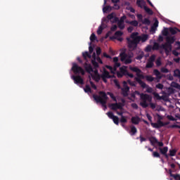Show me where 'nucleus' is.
<instances>
[{
    "mask_svg": "<svg viewBox=\"0 0 180 180\" xmlns=\"http://www.w3.org/2000/svg\"><path fill=\"white\" fill-rule=\"evenodd\" d=\"M101 78L102 79L103 82H105V84H107L108 79L112 78V75H110V74L109 73V71H108L106 69H103V73L101 75V76H98L97 77V81H99Z\"/></svg>",
    "mask_w": 180,
    "mask_h": 180,
    "instance_id": "7",
    "label": "nucleus"
},
{
    "mask_svg": "<svg viewBox=\"0 0 180 180\" xmlns=\"http://www.w3.org/2000/svg\"><path fill=\"white\" fill-rule=\"evenodd\" d=\"M149 62L150 63H154L155 61V55H152L148 60Z\"/></svg>",
    "mask_w": 180,
    "mask_h": 180,
    "instance_id": "49",
    "label": "nucleus"
},
{
    "mask_svg": "<svg viewBox=\"0 0 180 180\" xmlns=\"http://www.w3.org/2000/svg\"><path fill=\"white\" fill-rule=\"evenodd\" d=\"M82 56L84 60H86V58H91V53H89L88 51L83 52Z\"/></svg>",
    "mask_w": 180,
    "mask_h": 180,
    "instance_id": "27",
    "label": "nucleus"
},
{
    "mask_svg": "<svg viewBox=\"0 0 180 180\" xmlns=\"http://www.w3.org/2000/svg\"><path fill=\"white\" fill-rule=\"evenodd\" d=\"M136 95H140V96L141 95V94H140V92H139L138 91H135L134 93H132L131 94V98H133L134 99H136Z\"/></svg>",
    "mask_w": 180,
    "mask_h": 180,
    "instance_id": "45",
    "label": "nucleus"
},
{
    "mask_svg": "<svg viewBox=\"0 0 180 180\" xmlns=\"http://www.w3.org/2000/svg\"><path fill=\"white\" fill-rule=\"evenodd\" d=\"M127 77H129V78H134V75L129 73V71L127 70V73H125Z\"/></svg>",
    "mask_w": 180,
    "mask_h": 180,
    "instance_id": "59",
    "label": "nucleus"
},
{
    "mask_svg": "<svg viewBox=\"0 0 180 180\" xmlns=\"http://www.w3.org/2000/svg\"><path fill=\"white\" fill-rule=\"evenodd\" d=\"M130 131H129V134L130 136H135V134H137V128L134 126H131L130 127Z\"/></svg>",
    "mask_w": 180,
    "mask_h": 180,
    "instance_id": "20",
    "label": "nucleus"
},
{
    "mask_svg": "<svg viewBox=\"0 0 180 180\" xmlns=\"http://www.w3.org/2000/svg\"><path fill=\"white\" fill-rule=\"evenodd\" d=\"M90 85L91 86V88H93L94 89H97L96 85L94 84V82H90Z\"/></svg>",
    "mask_w": 180,
    "mask_h": 180,
    "instance_id": "60",
    "label": "nucleus"
},
{
    "mask_svg": "<svg viewBox=\"0 0 180 180\" xmlns=\"http://www.w3.org/2000/svg\"><path fill=\"white\" fill-rule=\"evenodd\" d=\"M149 141L152 146H154V144H157L158 143V140L156 139L155 137H150L149 139Z\"/></svg>",
    "mask_w": 180,
    "mask_h": 180,
    "instance_id": "25",
    "label": "nucleus"
},
{
    "mask_svg": "<svg viewBox=\"0 0 180 180\" xmlns=\"http://www.w3.org/2000/svg\"><path fill=\"white\" fill-rule=\"evenodd\" d=\"M157 89H164V84L159 83L156 84Z\"/></svg>",
    "mask_w": 180,
    "mask_h": 180,
    "instance_id": "50",
    "label": "nucleus"
},
{
    "mask_svg": "<svg viewBox=\"0 0 180 180\" xmlns=\"http://www.w3.org/2000/svg\"><path fill=\"white\" fill-rule=\"evenodd\" d=\"M112 4H114V9H120V6H119V5L116 4H117V2H120V0H111Z\"/></svg>",
    "mask_w": 180,
    "mask_h": 180,
    "instance_id": "28",
    "label": "nucleus"
},
{
    "mask_svg": "<svg viewBox=\"0 0 180 180\" xmlns=\"http://www.w3.org/2000/svg\"><path fill=\"white\" fill-rule=\"evenodd\" d=\"M126 74H127V70L124 68H120V72H117V78H123L124 75L126 76Z\"/></svg>",
    "mask_w": 180,
    "mask_h": 180,
    "instance_id": "13",
    "label": "nucleus"
},
{
    "mask_svg": "<svg viewBox=\"0 0 180 180\" xmlns=\"http://www.w3.org/2000/svg\"><path fill=\"white\" fill-rule=\"evenodd\" d=\"M117 26L120 30H123L124 29V22H122L120 21H118Z\"/></svg>",
    "mask_w": 180,
    "mask_h": 180,
    "instance_id": "35",
    "label": "nucleus"
},
{
    "mask_svg": "<svg viewBox=\"0 0 180 180\" xmlns=\"http://www.w3.org/2000/svg\"><path fill=\"white\" fill-rule=\"evenodd\" d=\"M126 23H127L128 25H131V26H134V27H137V26H139V22L137 20H126Z\"/></svg>",
    "mask_w": 180,
    "mask_h": 180,
    "instance_id": "22",
    "label": "nucleus"
},
{
    "mask_svg": "<svg viewBox=\"0 0 180 180\" xmlns=\"http://www.w3.org/2000/svg\"><path fill=\"white\" fill-rule=\"evenodd\" d=\"M126 15H123L120 18V20H118V22H121L122 23H124V20H126Z\"/></svg>",
    "mask_w": 180,
    "mask_h": 180,
    "instance_id": "57",
    "label": "nucleus"
},
{
    "mask_svg": "<svg viewBox=\"0 0 180 180\" xmlns=\"http://www.w3.org/2000/svg\"><path fill=\"white\" fill-rule=\"evenodd\" d=\"M129 69L131 71H133V72H136V77H135L134 79L143 89H145L147 86V84H146V82H143L141 79H146L148 82H153V81H154V77L153 76H144L143 74H141V72H141V70L137 67H131Z\"/></svg>",
    "mask_w": 180,
    "mask_h": 180,
    "instance_id": "2",
    "label": "nucleus"
},
{
    "mask_svg": "<svg viewBox=\"0 0 180 180\" xmlns=\"http://www.w3.org/2000/svg\"><path fill=\"white\" fill-rule=\"evenodd\" d=\"M169 172L170 176L174 178V179H175V180H180V175H179V174H172V170H171V169L169 170Z\"/></svg>",
    "mask_w": 180,
    "mask_h": 180,
    "instance_id": "23",
    "label": "nucleus"
},
{
    "mask_svg": "<svg viewBox=\"0 0 180 180\" xmlns=\"http://www.w3.org/2000/svg\"><path fill=\"white\" fill-rule=\"evenodd\" d=\"M155 30H157V28L152 25L150 28V33H155Z\"/></svg>",
    "mask_w": 180,
    "mask_h": 180,
    "instance_id": "61",
    "label": "nucleus"
},
{
    "mask_svg": "<svg viewBox=\"0 0 180 180\" xmlns=\"http://www.w3.org/2000/svg\"><path fill=\"white\" fill-rule=\"evenodd\" d=\"M160 151L161 153V154H162V155H164V154H167V153H168V147H164L163 148H160Z\"/></svg>",
    "mask_w": 180,
    "mask_h": 180,
    "instance_id": "29",
    "label": "nucleus"
},
{
    "mask_svg": "<svg viewBox=\"0 0 180 180\" xmlns=\"http://www.w3.org/2000/svg\"><path fill=\"white\" fill-rule=\"evenodd\" d=\"M161 116L159 115V118L157 121V122H150V124L153 129H161V127H164L165 126H167L168 122H163L161 121Z\"/></svg>",
    "mask_w": 180,
    "mask_h": 180,
    "instance_id": "8",
    "label": "nucleus"
},
{
    "mask_svg": "<svg viewBox=\"0 0 180 180\" xmlns=\"http://www.w3.org/2000/svg\"><path fill=\"white\" fill-rule=\"evenodd\" d=\"M120 60L122 63H124L127 65V64H131L132 60L131 57H133L131 55H127L125 52H122L120 54Z\"/></svg>",
    "mask_w": 180,
    "mask_h": 180,
    "instance_id": "6",
    "label": "nucleus"
},
{
    "mask_svg": "<svg viewBox=\"0 0 180 180\" xmlns=\"http://www.w3.org/2000/svg\"><path fill=\"white\" fill-rule=\"evenodd\" d=\"M96 52L97 56H101V53H102V49H101L100 47H98L96 49Z\"/></svg>",
    "mask_w": 180,
    "mask_h": 180,
    "instance_id": "55",
    "label": "nucleus"
},
{
    "mask_svg": "<svg viewBox=\"0 0 180 180\" xmlns=\"http://www.w3.org/2000/svg\"><path fill=\"white\" fill-rule=\"evenodd\" d=\"M113 18H115V14H113V13H110V14H108L107 15V19L108 20H112L113 19Z\"/></svg>",
    "mask_w": 180,
    "mask_h": 180,
    "instance_id": "46",
    "label": "nucleus"
},
{
    "mask_svg": "<svg viewBox=\"0 0 180 180\" xmlns=\"http://www.w3.org/2000/svg\"><path fill=\"white\" fill-rule=\"evenodd\" d=\"M153 95L158 101H161V99H162V97L157 92H153Z\"/></svg>",
    "mask_w": 180,
    "mask_h": 180,
    "instance_id": "31",
    "label": "nucleus"
},
{
    "mask_svg": "<svg viewBox=\"0 0 180 180\" xmlns=\"http://www.w3.org/2000/svg\"><path fill=\"white\" fill-rule=\"evenodd\" d=\"M72 79H73L75 84H80V85H84V79L79 75L77 76H72Z\"/></svg>",
    "mask_w": 180,
    "mask_h": 180,
    "instance_id": "12",
    "label": "nucleus"
},
{
    "mask_svg": "<svg viewBox=\"0 0 180 180\" xmlns=\"http://www.w3.org/2000/svg\"><path fill=\"white\" fill-rule=\"evenodd\" d=\"M90 40L91 41H95V40H96V35L92 33L91 35L90 36Z\"/></svg>",
    "mask_w": 180,
    "mask_h": 180,
    "instance_id": "48",
    "label": "nucleus"
},
{
    "mask_svg": "<svg viewBox=\"0 0 180 180\" xmlns=\"http://www.w3.org/2000/svg\"><path fill=\"white\" fill-rule=\"evenodd\" d=\"M153 157H154V158H160L161 156L158 152H153Z\"/></svg>",
    "mask_w": 180,
    "mask_h": 180,
    "instance_id": "47",
    "label": "nucleus"
},
{
    "mask_svg": "<svg viewBox=\"0 0 180 180\" xmlns=\"http://www.w3.org/2000/svg\"><path fill=\"white\" fill-rule=\"evenodd\" d=\"M120 122L121 123H127V118H126V117H124V116H122V117H121Z\"/></svg>",
    "mask_w": 180,
    "mask_h": 180,
    "instance_id": "44",
    "label": "nucleus"
},
{
    "mask_svg": "<svg viewBox=\"0 0 180 180\" xmlns=\"http://www.w3.org/2000/svg\"><path fill=\"white\" fill-rule=\"evenodd\" d=\"M153 74H155L158 79H161V78H162V76H161V72H160L159 70L155 69L153 70Z\"/></svg>",
    "mask_w": 180,
    "mask_h": 180,
    "instance_id": "24",
    "label": "nucleus"
},
{
    "mask_svg": "<svg viewBox=\"0 0 180 180\" xmlns=\"http://www.w3.org/2000/svg\"><path fill=\"white\" fill-rule=\"evenodd\" d=\"M151 50H153V46H151V45H148V46H146V51H147V53H150Z\"/></svg>",
    "mask_w": 180,
    "mask_h": 180,
    "instance_id": "56",
    "label": "nucleus"
},
{
    "mask_svg": "<svg viewBox=\"0 0 180 180\" xmlns=\"http://www.w3.org/2000/svg\"><path fill=\"white\" fill-rule=\"evenodd\" d=\"M140 118L139 117V116L136 117H132L131 119V122L133 124H139V123H140Z\"/></svg>",
    "mask_w": 180,
    "mask_h": 180,
    "instance_id": "19",
    "label": "nucleus"
},
{
    "mask_svg": "<svg viewBox=\"0 0 180 180\" xmlns=\"http://www.w3.org/2000/svg\"><path fill=\"white\" fill-rule=\"evenodd\" d=\"M175 43V37H167L166 43L160 45V49L165 50L167 56L172 51V44Z\"/></svg>",
    "mask_w": 180,
    "mask_h": 180,
    "instance_id": "5",
    "label": "nucleus"
},
{
    "mask_svg": "<svg viewBox=\"0 0 180 180\" xmlns=\"http://www.w3.org/2000/svg\"><path fill=\"white\" fill-rule=\"evenodd\" d=\"M172 54H174L175 56V57H178V56H179V53L178 51H176V50H173Z\"/></svg>",
    "mask_w": 180,
    "mask_h": 180,
    "instance_id": "63",
    "label": "nucleus"
},
{
    "mask_svg": "<svg viewBox=\"0 0 180 180\" xmlns=\"http://www.w3.org/2000/svg\"><path fill=\"white\" fill-rule=\"evenodd\" d=\"M110 108L112 110H115V112H117V109H120V110H123V104H122V103H112L110 105Z\"/></svg>",
    "mask_w": 180,
    "mask_h": 180,
    "instance_id": "11",
    "label": "nucleus"
},
{
    "mask_svg": "<svg viewBox=\"0 0 180 180\" xmlns=\"http://www.w3.org/2000/svg\"><path fill=\"white\" fill-rule=\"evenodd\" d=\"M106 115H107V116L109 117V119H113L114 117H115V115H113V112H107L106 113Z\"/></svg>",
    "mask_w": 180,
    "mask_h": 180,
    "instance_id": "43",
    "label": "nucleus"
},
{
    "mask_svg": "<svg viewBox=\"0 0 180 180\" xmlns=\"http://www.w3.org/2000/svg\"><path fill=\"white\" fill-rule=\"evenodd\" d=\"M102 32H103V27L100 26L97 30V34H102Z\"/></svg>",
    "mask_w": 180,
    "mask_h": 180,
    "instance_id": "52",
    "label": "nucleus"
},
{
    "mask_svg": "<svg viewBox=\"0 0 180 180\" xmlns=\"http://www.w3.org/2000/svg\"><path fill=\"white\" fill-rule=\"evenodd\" d=\"M169 30L171 34H176L178 32H180V30L177 27H170Z\"/></svg>",
    "mask_w": 180,
    "mask_h": 180,
    "instance_id": "21",
    "label": "nucleus"
},
{
    "mask_svg": "<svg viewBox=\"0 0 180 180\" xmlns=\"http://www.w3.org/2000/svg\"><path fill=\"white\" fill-rule=\"evenodd\" d=\"M98 94L99 96L94 94L93 98L97 103H101L102 105L104 108V110H106V109H108L106 103H108V99H109V97H108V95L105 91H99Z\"/></svg>",
    "mask_w": 180,
    "mask_h": 180,
    "instance_id": "4",
    "label": "nucleus"
},
{
    "mask_svg": "<svg viewBox=\"0 0 180 180\" xmlns=\"http://www.w3.org/2000/svg\"><path fill=\"white\" fill-rule=\"evenodd\" d=\"M111 32H116L117 30V25H114L110 28Z\"/></svg>",
    "mask_w": 180,
    "mask_h": 180,
    "instance_id": "58",
    "label": "nucleus"
},
{
    "mask_svg": "<svg viewBox=\"0 0 180 180\" xmlns=\"http://www.w3.org/2000/svg\"><path fill=\"white\" fill-rule=\"evenodd\" d=\"M143 9L146 12V13H148V15H153L154 13V12H153V10H151V8H149L146 6H144Z\"/></svg>",
    "mask_w": 180,
    "mask_h": 180,
    "instance_id": "26",
    "label": "nucleus"
},
{
    "mask_svg": "<svg viewBox=\"0 0 180 180\" xmlns=\"http://www.w3.org/2000/svg\"><path fill=\"white\" fill-rule=\"evenodd\" d=\"M72 71H73L74 74H82V75H85V70L75 63H72Z\"/></svg>",
    "mask_w": 180,
    "mask_h": 180,
    "instance_id": "9",
    "label": "nucleus"
},
{
    "mask_svg": "<svg viewBox=\"0 0 180 180\" xmlns=\"http://www.w3.org/2000/svg\"><path fill=\"white\" fill-rule=\"evenodd\" d=\"M143 57H144V52L143 51H141V54L138 55L136 57V60H141L143 58Z\"/></svg>",
    "mask_w": 180,
    "mask_h": 180,
    "instance_id": "39",
    "label": "nucleus"
},
{
    "mask_svg": "<svg viewBox=\"0 0 180 180\" xmlns=\"http://www.w3.org/2000/svg\"><path fill=\"white\" fill-rule=\"evenodd\" d=\"M146 67V68H153L154 67V63L148 61Z\"/></svg>",
    "mask_w": 180,
    "mask_h": 180,
    "instance_id": "41",
    "label": "nucleus"
},
{
    "mask_svg": "<svg viewBox=\"0 0 180 180\" xmlns=\"http://www.w3.org/2000/svg\"><path fill=\"white\" fill-rule=\"evenodd\" d=\"M153 101V97L150 94H141V102L140 105L143 108H148L150 106L151 109H155L157 107L155 103H151Z\"/></svg>",
    "mask_w": 180,
    "mask_h": 180,
    "instance_id": "3",
    "label": "nucleus"
},
{
    "mask_svg": "<svg viewBox=\"0 0 180 180\" xmlns=\"http://www.w3.org/2000/svg\"><path fill=\"white\" fill-rule=\"evenodd\" d=\"M169 153L170 157H175L176 154V149L169 150Z\"/></svg>",
    "mask_w": 180,
    "mask_h": 180,
    "instance_id": "37",
    "label": "nucleus"
},
{
    "mask_svg": "<svg viewBox=\"0 0 180 180\" xmlns=\"http://www.w3.org/2000/svg\"><path fill=\"white\" fill-rule=\"evenodd\" d=\"M108 11H112V6H105V7L103 8V12L104 13H106Z\"/></svg>",
    "mask_w": 180,
    "mask_h": 180,
    "instance_id": "32",
    "label": "nucleus"
},
{
    "mask_svg": "<svg viewBox=\"0 0 180 180\" xmlns=\"http://www.w3.org/2000/svg\"><path fill=\"white\" fill-rule=\"evenodd\" d=\"M124 87L121 89L123 96H129V92H130V87L127 86V82L126 81L123 82Z\"/></svg>",
    "mask_w": 180,
    "mask_h": 180,
    "instance_id": "10",
    "label": "nucleus"
},
{
    "mask_svg": "<svg viewBox=\"0 0 180 180\" xmlns=\"http://www.w3.org/2000/svg\"><path fill=\"white\" fill-rule=\"evenodd\" d=\"M155 64H156L157 67H161V64H162L161 59L160 58H158L156 60Z\"/></svg>",
    "mask_w": 180,
    "mask_h": 180,
    "instance_id": "54",
    "label": "nucleus"
},
{
    "mask_svg": "<svg viewBox=\"0 0 180 180\" xmlns=\"http://www.w3.org/2000/svg\"><path fill=\"white\" fill-rule=\"evenodd\" d=\"M161 49V46L157 42H155L153 46L152 47V50H159Z\"/></svg>",
    "mask_w": 180,
    "mask_h": 180,
    "instance_id": "30",
    "label": "nucleus"
},
{
    "mask_svg": "<svg viewBox=\"0 0 180 180\" xmlns=\"http://www.w3.org/2000/svg\"><path fill=\"white\" fill-rule=\"evenodd\" d=\"M84 91L86 92V94H88V92H91V86H89V84H86L84 89Z\"/></svg>",
    "mask_w": 180,
    "mask_h": 180,
    "instance_id": "38",
    "label": "nucleus"
},
{
    "mask_svg": "<svg viewBox=\"0 0 180 180\" xmlns=\"http://www.w3.org/2000/svg\"><path fill=\"white\" fill-rule=\"evenodd\" d=\"M84 70L86 72L89 74H91V72H94V68H92V65L90 63H84Z\"/></svg>",
    "mask_w": 180,
    "mask_h": 180,
    "instance_id": "14",
    "label": "nucleus"
},
{
    "mask_svg": "<svg viewBox=\"0 0 180 180\" xmlns=\"http://www.w3.org/2000/svg\"><path fill=\"white\" fill-rule=\"evenodd\" d=\"M93 58L94 60H91V63L94 65V67H95V68H99V64L98 63V62H96V55L95 54V53H94L93 54Z\"/></svg>",
    "mask_w": 180,
    "mask_h": 180,
    "instance_id": "16",
    "label": "nucleus"
},
{
    "mask_svg": "<svg viewBox=\"0 0 180 180\" xmlns=\"http://www.w3.org/2000/svg\"><path fill=\"white\" fill-rule=\"evenodd\" d=\"M160 71L161 72H164L165 74H168V72H169V70H168V69L166 68H162L160 69Z\"/></svg>",
    "mask_w": 180,
    "mask_h": 180,
    "instance_id": "51",
    "label": "nucleus"
},
{
    "mask_svg": "<svg viewBox=\"0 0 180 180\" xmlns=\"http://www.w3.org/2000/svg\"><path fill=\"white\" fill-rule=\"evenodd\" d=\"M113 82L115 85L118 88V89H120V84H119V82L117 81V79H114Z\"/></svg>",
    "mask_w": 180,
    "mask_h": 180,
    "instance_id": "53",
    "label": "nucleus"
},
{
    "mask_svg": "<svg viewBox=\"0 0 180 180\" xmlns=\"http://www.w3.org/2000/svg\"><path fill=\"white\" fill-rule=\"evenodd\" d=\"M142 23L143 25H147L148 26H150V25H151V21H150L148 18H144Z\"/></svg>",
    "mask_w": 180,
    "mask_h": 180,
    "instance_id": "33",
    "label": "nucleus"
},
{
    "mask_svg": "<svg viewBox=\"0 0 180 180\" xmlns=\"http://www.w3.org/2000/svg\"><path fill=\"white\" fill-rule=\"evenodd\" d=\"M172 86H173V88H176V89H180V84L176 82H173L172 84Z\"/></svg>",
    "mask_w": 180,
    "mask_h": 180,
    "instance_id": "42",
    "label": "nucleus"
},
{
    "mask_svg": "<svg viewBox=\"0 0 180 180\" xmlns=\"http://www.w3.org/2000/svg\"><path fill=\"white\" fill-rule=\"evenodd\" d=\"M136 5L141 9H144V6H146V1L143 0H137Z\"/></svg>",
    "mask_w": 180,
    "mask_h": 180,
    "instance_id": "18",
    "label": "nucleus"
},
{
    "mask_svg": "<svg viewBox=\"0 0 180 180\" xmlns=\"http://www.w3.org/2000/svg\"><path fill=\"white\" fill-rule=\"evenodd\" d=\"M112 61L115 64V71H116V68H119V67H120V63H119V58L114 57Z\"/></svg>",
    "mask_w": 180,
    "mask_h": 180,
    "instance_id": "17",
    "label": "nucleus"
},
{
    "mask_svg": "<svg viewBox=\"0 0 180 180\" xmlns=\"http://www.w3.org/2000/svg\"><path fill=\"white\" fill-rule=\"evenodd\" d=\"M153 27H156V29L158 27V20H155V22L152 25Z\"/></svg>",
    "mask_w": 180,
    "mask_h": 180,
    "instance_id": "62",
    "label": "nucleus"
},
{
    "mask_svg": "<svg viewBox=\"0 0 180 180\" xmlns=\"http://www.w3.org/2000/svg\"><path fill=\"white\" fill-rule=\"evenodd\" d=\"M174 77H176V78L180 77V70L179 69H176L174 71Z\"/></svg>",
    "mask_w": 180,
    "mask_h": 180,
    "instance_id": "34",
    "label": "nucleus"
},
{
    "mask_svg": "<svg viewBox=\"0 0 180 180\" xmlns=\"http://www.w3.org/2000/svg\"><path fill=\"white\" fill-rule=\"evenodd\" d=\"M139 139H140L141 143H143V141H147V139L146 138L143 137V136H141V135L139 136Z\"/></svg>",
    "mask_w": 180,
    "mask_h": 180,
    "instance_id": "64",
    "label": "nucleus"
},
{
    "mask_svg": "<svg viewBox=\"0 0 180 180\" xmlns=\"http://www.w3.org/2000/svg\"><path fill=\"white\" fill-rule=\"evenodd\" d=\"M162 34L163 36H168L169 32H168V28H164V30L162 31Z\"/></svg>",
    "mask_w": 180,
    "mask_h": 180,
    "instance_id": "40",
    "label": "nucleus"
},
{
    "mask_svg": "<svg viewBox=\"0 0 180 180\" xmlns=\"http://www.w3.org/2000/svg\"><path fill=\"white\" fill-rule=\"evenodd\" d=\"M148 40V35L143 34L141 36L139 35V32H132L129 38H127V43L128 44V49L131 51H134L137 49V46L140 44V41L144 43Z\"/></svg>",
    "mask_w": 180,
    "mask_h": 180,
    "instance_id": "1",
    "label": "nucleus"
},
{
    "mask_svg": "<svg viewBox=\"0 0 180 180\" xmlns=\"http://www.w3.org/2000/svg\"><path fill=\"white\" fill-rule=\"evenodd\" d=\"M123 36V32L122 31L115 32V34L112 37H110V40H116V39L119 37H122Z\"/></svg>",
    "mask_w": 180,
    "mask_h": 180,
    "instance_id": "15",
    "label": "nucleus"
},
{
    "mask_svg": "<svg viewBox=\"0 0 180 180\" xmlns=\"http://www.w3.org/2000/svg\"><path fill=\"white\" fill-rule=\"evenodd\" d=\"M112 120L114 122L115 124L119 126V117L115 115Z\"/></svg>",
    "mask_w": 180,
    "mask_h": 180,
    "instance_id": "36",
    "label": "nucleus"
}]
</instances>
